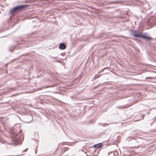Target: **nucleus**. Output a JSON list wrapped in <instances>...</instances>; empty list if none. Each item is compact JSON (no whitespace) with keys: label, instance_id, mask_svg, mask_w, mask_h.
<instances>
[{"label":"nucleus","instance_id":"f257e3e1","mask_svg":"<svg viewBox=\"0 0 156 156\" xmlns=\"http://www.w3.org/2000/svg\"><path fill=\"white\" fill-rule=\"evenodd\" d=\"M28 6L29 5H27L17 6L13 8L12 10H11L10 11V13L11 14H12L16 11H20L24 9L25 8H27Z\"/></svg>","mask_w":156,"mask_h":156},{"label":"nucleus","instance_id":"f03ea898","mask_svg":"<svg viewBox=\"0 0 156 156\" xmlns=\"http://www.w3.org/2000/svg\"><path fill=\"white\" fill-rule=\"evenodd\" d=\"M132 34L134 37H141L140 34L138 31H133Z\"/></svg>","mask_w":156,"mask_h":156},{"label":"nucleus","instance_id":"7ed1b4c3","mask_svg":"<svg viewBox=\"0 0 156 156\" xmlns=\"http://www.w3.org/2000/svg\"><path fill=\"white\" fill-rule=\"evenodd\" d=\"M141 37L147 40H150L151 38V37H147L146 34H143L141 36Z\"/></svg>","mask_w":156,"mask_h":156},{"label":"nucleus","instance_id":"20e7f679","mask_svg":"<svg viewBox=\"0 0 156 156\" xmlns=\"http://www.w3.org/2000/svg\"><path fill=\"white\" fill-rule=\"evenodd\" d=\"M59 48L61 49H64L66 48V46L64 43H62L60 44Z\"/></svg>","mask_w":156,"mask_h":156},{"label":"nucleus","instance_id":"39448f33","mask_svg":"<svg viewBox=\"0 0 156 156\" xmlns=\"http://www.w3.org/2000/svg\"><path fill=\"white\" fill-rule=\"evenodd\" d=\"M103 145V144L101 143H99L96 144L94 145V147L96 148H99L101 147Z\"/></svg>","mask_w":156,"mask_h":156},{"label":"nucleus","instance_id":"423d86ee","mask_svg":"<svg viewBox=\"0 0 156 156\" xmlns=\"http://www.w3.org/2000/svg\"><path fill=\"white\" fill-rule=\"evenodd\" d=\"M9 51H11V52H12V50H11V49H9Z\"/></svg>","mask_w":156,"mask_h":156},{"label":"nucleus","instance_id":"0eeeda50","mask_svg":"<svg viewBox=\"0 0 156 156\" xmlns=\"http://www.w3.org/2000/svg\"><path fill=\"white\" fill-rule=\"evenodd\" d=\"M27 150V149H26L25 150H23V151H26Z\"/></svg>","mask_w":156,"mask_h":156}]
</instances>
